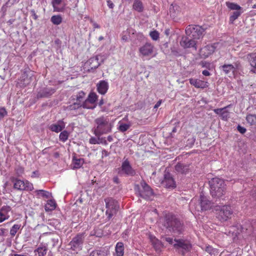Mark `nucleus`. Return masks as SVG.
Segmentation results:
<instances>
[{
    "label": "nucleus",
    "mask_w": 256,
    "mask_h": 256,
    "mask_svg": "<svg viewBox=\"0 0 256 256\" xmlns=\"http://www.w3.org/2000/svg\"><path fill=\"white\" fill-rule=\"evenodd\" d=\"M10 210L11 208L8 206H4L0 208V223L10 218L8 212Z\"/></svg>",
    "instance_id": "obj_21"
},
{
    "label": "nucleus",
    "mask_w": 256,
    "mask_h": 256,
    "mask_svg": "<svg viewBox=\"0 0 256 256\" xmlns=\"http://www.w3.org/2000/svg\"><path fill=\"white\" fill-rule=\"evenodd\" d=\"M106 207V220L109 221L112 216L116 215L119 209V205L116 200L112 198H107L105 200Z\"/></svg>",
    "instance_id": "obj_5"
},
{
    "label": "nucleus",
    "mask_w": 256,
    "mask_h": 256,
    "mask_svg": "<svg viewBox=\"0 0 256 256\" xmlns=\"http://www.w3.org/2000/svg\"><path fill=\"white\" fill-rule=\"evenodd\" d=\"M164 226L170 232L176 234H180L183 230V225L176 216L171 214L165 216Z\"/></svg>",
    "instance_id": "obj_2"
},
{
    "label": "nucleus",
    "mask_w": 256,
    "mask_h": 256,
    "mask_svg": "<svg viewBox=\"0 0 256 256\" xmlns=\"http://www.w3.org/2000/svg\"><path fill=\"white\" fill-rule=\"evenodd\" d=\"M220 70L229 77L234 75L236 68L232 64H226L220 66Z\"/></svg>",
    "instance_id": "obj_17"
},
{
    "label": "nucleus",
    "mask_w": 256,
    "mask_h": 256,
    "mask_svg": "<svg viewBox=\"0 0 256 256\" xmlns=\"http://www.w3.org/2000/svg\"><path fill=\"white\" fill-rule=\"evenodd\" d=\"M94 126L92 129L95 136H102L112 132V124L106 116H101L94 120Z\"/></svg>",
    "instance_id": "obj_1"
},
{
    "label": "nucleus",
    "mask_w": 256,
    "mask_h": 256,
    "mask_svg": "<svg viewBox=\"0 0 256 256\" xmlns=\"http://www.w3.org/2000/svg\"><path fill=\"white\" fill-rule=\"evenodd\" d=\"M102 154L103 156H107L108 155V153L106 150H104L102 151Z\"/></svg>",
    "instance_id": "obj_64"
},
{
    "label": "nucleus",
    "mask_w": 256,
    "mask_h": 256,
    "mask_svg": "<svg viewBox=\"0 0 256 256\" xmlns=\"http://www.w3.org/2000/svg\"><path fill=\"white\" fill-rule=\"evenodd\" d=\"M8 114V112L4 108H0V120L2 119Z\"/></svg>",
    "instance_id": "obj_48"
},
{
    "label": "nucleus",
    "mask_w": 256,
    "mask_h": 256,
    "mask_svg": "<svg viewBox=\"0 0 256 256\" xmlns=\"http://www.w3.org/2000/svg\"><path fill=\"white\" fill-rule=\"evenodd\" d=\"M69 109L70 110H76L82 107L84 108V102L82 103L79 102H76L72 104L69 106Z\"/></svg>",
    "instance_id": "obj_39"
},
{
    "label": "nucleus",
    "mask_w": 256,
    "mask_h": 256,
    "mask_svg": "<svg viewBox=\"0 0 256 256\" xmlns=\"http://www.w3.org/2000/svg\"><path fill=\"white\" fill-rule=\"evenodd\" d=\"M96 137L98 138V144H103L107 145L108 142L105 138L101 137V136H95Z\"/></svg>",
    "instance_id": "obj_49"
},
{
    "label": "nucleus",
    "mask_w": 256,
    "mask_h": 256,
    "mask_svg": "<svg viewBox=\"0 0 256 256\" xmlns=\"http://www.w3.org/2000/svg\"><path fill=\"white\" fill-rule=\"evenodd\" d=\"M25 190H32L33 189V185L32 183L28 181L24 182Z\"/></svg>",
    "instance_id": "obj_51"
},
{
    "label": "nucleus",
    "mask_w": 256,
    "mask_h": 256,
    "mask_svg": "<svg viewBox=\"0 0 256 256\" xmlns=\"http://www.w3.org/2000/svg\"><path fill=\"white\" fill-rule=\"evenodd\" d=\"M51 22L54 24L58 25L62 22V18L60 15L53 16L51 18Z\"/></svg>",
    "instance_id": "obj_40"
},
{
    "label": "nucleus",
    "mask_w": 256,
    "mask_h": 256,
    "mask_svg": "<svg viewBox=\"0 0 256 256\" xmlns=\"http://www.w3.org/2000/svg\"><path fill=\"white\" fill-rule=\"evenodd\" d=\"M210 194L214 198H220L224 194L226 184L223 180L214 178L210 181Z\"/></svg>",
    "instance_id": "obj_3"
},
{
    "label": "nucleus",
    "mask_w": 256,
    "mask_h": 256,
    "mask_svg": "<svg viewBox=\"0 0 256 256\" xmlns=\"http://www.w3.org/2000/svg\"><path fill=\"white\" fill-rule=\"evenodd\" d=\"M113 182L114 183L118 184L120 183V180H119L117 176H116L114 177Z\"/></svg>",
    "instance_id": "obj_61"
},
{
    "label": "nucleus",
    "mask_w": 256,
    "mask_h": 256,
    "mask_svg": "<svg viewBox=\"0 0 256 256\" xmlns=\"http://www.w3.org/2000/svg\"><path fill=\"white\" fill-rule=\"evenodd\" d=\"M84 164V160L82 158H73L72 164L74 168H80Z\"/></svg>",
    "instance_id": "obj_37"
},
{
    "label": "nucleus",
    "mask_w": 256,
    "mask_h": 256,
    "mask_svg": "<svg viewBox=\"0 0 256 256\" xmlns=\"http://www.w3.org/2000/svg\"><path fill=\"white\" fill-rule=\"evenodd\" d=\"M48 250V245L41 244L37 248L34 250V256H45Z\"/></svg>",
    "instance_id": "obj_24"
},
{
    "label": "nucleus",
    "mask_w": 256,
    "mask_h": 256,
    "mask_svg": "<svg viewBox=\"0 0 256 256\" xmlns=\"http://www.w3.org/2000/svg\"><path fill=\"white\" fill-rule=\"evenodd\" d=\"M70 134V132L67 130H64L61 131L59 135L60 140L63 142H66L68 140Z\"/></svg>",
    "instance_id": "obj_36"
},
{
    "label": "nucleus",
    "mask_w": 256,
    "mask_h": 256,
    "mask_svg": "<svg viewBox=\"0 0 256 256\" xmlns=\"http://www.w3.org/2000/svg\"><path fill=\"white\" fill-rule=\"evenodd\" d=\"M180 44L184 48H194L196 49V40L190 36L182 37Z\"/></svg>",
    "instance_id": "obj_16"
},
{
    "label": "nucleus",
    "mask_w": 256,
    "mask_h": 256,
    "mask_svg": "<svg viewBox=\"0 0 256 256\" xmlns=\"http://www.w3.org/2000/svg\"><path fill=\"white\" fill-rule=\"evenodd\" d=\"M202 74L205 76H209L210 75V72L207 70H204L202 72Z\"/></svg>",
    "instance_id": "obj_62"
},
{
    "label": "nucleus",
    "mask_w": 256,
    "mask_h": 256,
    "mask_svg": "<svg viewBox=\"0 0 256 256\" xmlns=\"http://www.w3.org/2000/svg\"><path fill=\"white\" fill-rule=\"evenodd\" d=\"M132 8L139 12H143L144 7L141 0H134L132 5Z\"/></svg>",
    "instance_id": "obj_29"
},
{
    "label": "nucleus",
    "mask_w": 256,
    "mask_h": 256,
    "mask_svg": "<svg viewBox=\"0 0 256 256\" xmlns=\"http://www.w3.org/2000/svg\"><path fill=\"white\" fill-rule=\"evenodd\" d=\"M174 244H173L174 248L180 254L184 256L186 252H190L192 248L190 243L183 239H174Z\"/></svg>",
    "instance_id": "obj_7"
},
{
    "label": "nucleus",
    "mask_w": 256,
    "mask_h": 256,
    "mask_svg": "<svg viewBox=\"0 0 256 256\" xmlns=\"http://www.w3.org/2000/svg\"><path fill=\"white\" fill-rule=\"evenodd\" d=\"M65 123L62 120H59L57 122L50 124L48 128L51 131L58 133L65 128Z\"/></svg>",
    "instance_id": "obj_20"
},
{
    "label": "nucleus",
    "mask_w": 256,
    "mask_h": 256,
    "mask_svg": "<svg viewBox=\"0 0 256 256\" xmlns=\"http://www.w3.org/2000/svg\"><path fill=\"white\" fill-rule=\"evenodd\" d=\"M11 180L14 182V187L18 190H25L24 182L14 177L11 178Z\"/></svg>",
    "instance_id": "obj_26"
},
{
    "label": "nucleus",
    "mask_w": 256,
    "mask_h": 256,
    "mask_svg": "<svg viewBox=\"0 0 256 256\" xmlns=\"http://www.w3.org/2000/svg\"><path fill=\"white\" fill-rule=\"evenodd\" d=\"M246 230L248 231V235L252 236H254V230H252V228H250L248 229L246 228Z\"/></svg>",
    "instance_id": "obj_56"
},
{
    "label": "nucleus",
    "mask_w": 256,
    "mask_h": 256,
    "mask_svg": "<svg viewBox=\"0 0 256 256\" xmlns=\"http://www.w3.org/2000/svg\"><path fill=\"white\" fill-rule=\"evenodd\" d=\"M56 92V89L52 87H44L41 88L36 94L38 98H48L52 96Z\"/></svg>",
    "instance_id": "obj_13"
},
{
    "label": "nucleus",
    "mask_w": 256,
    "mask_h": 256,
    "mask_svg": "<svg viewBox=\"0 0 256 256\" xmlns=\"http://www.w3.org/2000/svg\"><path fill=\"white\" fill-rule=\"evenodd\" d=\"M150 36L154 40H157L159 38L160 34L156 30L152 31L150 33Z\"/></svg>",
    "instance_id": "obj_44"
},
{
    "label": "nucleus",
    "mask_w": 256,
    "mask_h": 256,
    "mask_svg": "<svg viewBox=\"0 0 256 256\" xmlns=\"http://www.w3.org/2000/svg\"><path fill=\"white\" fill-rule=\"evenodd\" d=\"M118 130L121 132H125L130 128L131 125L130 124H126L120 121L118 123Z\"/></svg>",
    "instance_id": "obj_34"
},
{
    "label": "nucleus",
    "mask_w": 256,
    "mask_h": 256,
    "mask_svg": "<svg viewBox=\"0 0 256 256\" xmlns=\"http://www.w3.org/2000/svg\"><path fill=\"white\" fill-rule=\"evenodd\" d=\"M129 38H130V36L128 34L127 32H124L122 33V39L123 40H124L125 42L128 41Z\"/></svg>",
    "instance_id": "obj_52"
},
{
    "label": "nucleus",
    "mask_w": 256,
    "mask_h": 256,
    "mask_svg": "<svg viewBox=\"0 0 256 256\" xmlns=\"http://www.w3.org/2000/svg\"><path fill=\"white\" fill-rule=\"evenodd\" d=\"M25 77H27L26 74H24V75L22 76V78H24V83L22 84V85L24 86H26L30 83V80H27L26 82H25Z\"/></svg>",
    "instance_id": "obj_59"
},
{
    "label": "nucleus",
    "mask_w": 256,
    "mask_h": 256,
    "mask_svg": "<svg viewBox=\"0 0 256 256\" xmlns=\"http://www.w3.org/2000/svg\"><path fill=\"white\" fill-rule=\"evenodd\" d=\"M108 88V82L104 80H101L96 84L97 91L102 95H104L107 92Z\"/></svg>",
    "instance_id": "obj_18"
},
{
    "label": "nucleus",
    "mask_w": 256,
    "mask_h": 256,
    "mask_svg": "<svg viewBox=\"0 0 256 256\" xmlns=\"http://www.w3.org/2000/svg\"><path fill=\"white\" fill-rule=\"evenodd\" d=\"M250 65L252 68L250 70V72L254 74L256 72V52L248 54L247 56Z\"/></svg>",
    "instance_id": "obj_23"
},
{
    "label": "nucleus",
    "mask_w": 256,
    "mask_h": 256,
    "mask_svg": "<svg viewBox=\"0 0 256 256\" xmlns=\"http://www.w3.org/2000/svg\"><path fill=\"white\" fill-rule=\"evenodd\" d=\"M36 194L38 196H40L43 198H48L52 197V194L48 191L39 190L35 191Z\"/></svg>",
    "instance_id": "obj_33"
},
{
    "label": "nucleus",
    "mask_w": 256,
    "mask_h": 256,
    "mask_svg": "<svg viewBox=\"0 0 256 256\" xmlns=\"http://www.w3.org/2000/svg\"><path fill=\"white\" fill-rule=\"evenodd\" d=\"M237 129L238 130V131L242 134H244L246 132V128H244V127H242V126H240V125H238L237 127Z\"/></svg>",
    "instance_id": "obj_54"
},
{
    "label": "nucleus",
    "mask_w": 256,
    "mask_h": 256,
    "mask_svg": "<svg viewBox=\"0 0 256 256\" xmlns=\"http://www.w3.org/2000/svg\"><path fill=\"white\" fill-rule=\"evenodd\" d=\"M215 50V47L212 44H208L200 50V54L206 58L212 54Z\"/></svg>",
    "instance_id": "obj_22"
},
{
    "label": "nucleus",
    "mask_w": 256,
    "mask_h": 256,
    "mask_svg": "<svg viewBox=\"0 0 256 256\" xmlns=\"http://www.w3.org/2000/svg\"><path fill=\"white\" fill-rule=\"evenodd\" d=\"M52 4L54 12H61L64 9V6L62 0H52Z\"/></svg>",
    "instance_id": "obj_25"
},
{
    "label": "nucleus",
    "mask_w": 256,
    "mask_h": 256,
    "mask_svg": "<svg viewBox=\"0 0 256 256\" xmlns=\"http://www.w3.org/2000/svg\"><path fill=\"white\" fill-rule=\"evenodd\" d=\"M189 80L190 84L194 86L196 88H204L206 87V84L201 80L190 78Z\"/></svg>",
    "instance_id": "obj_27"
},
{
    "label": "nucleus",
    "mask_w": 256,
    "mask_h": 256,
    "mask_svg": "<svg viewBox=\"0 0 256 256\" xmlns=\"http://www.w3.org/2000/svg\"><path fill=\"white\" fill-rule=\"evenodd\" d=\"M56 208V202L54 200H50L47 201L44 206L46 212H50L54 210Z\"/></svg>",
    "instance_id": "obj_31"
},
{
    "label": "nucleus",
    "mask_w": 256,
    "mask_h": 256,
    "mask_svg": "<svg viewBox=\"0 0 256 256\" xmlns=\"http://www.w3.org/2000/svg\"><path fill=\"white\" fill-rule=\"evenodd\" d=\"M216 218L221 222H226L231 218L232 210L230 206H216L214 208Z\"/></svg>",
    "instance_id": "obj_6"
},
{
    "label": "nucleus",
    "mask_w": 256,
    "mask_h": 256,
    "mask_svg": "<svg viewBox=\"0 0 256 256\" xmlns=\"http://www.w3.org/2000/svg\"><path fill=\"white\" fill-rule=\"evenodd\" d=\"M121 172L127 176H134L136 174L135 170L131 166L128 158H126L122 162L121 167Z\"/></svg>",
    "instance_id": "obj_12"
},
{
    "label": "nucleus",
    "mask_w": 256,
    "mask_h": 256,
    "mask_svg": "<svg viewBox=\"0 0 256 256\" xmlns=\"http://www.w3.org/2000/svg\"><path fill=\"white\" fill-rule=\"evenodd\" d=\"M6 231H7V230L5 228H0V236H6Z\"/></svg>",
    "instance_id": "obj_58"
},
{
    "label": "nucleus",
    "mask_w": 256,
    "mask_h": 256,
    "mask_svg": "<svg viewBox=\"0 0 256 256\" xmlns=\"http://www.w3.org/2000/svg\"><path fill=\"white\" fill-rule=\"evenodd\" d=\"M107 4L109 8H113L114 7V4L110 0H107Z\"/></svg>",
    "instance_id": "obj_57"
},
{
    "label": "nucleus",
    "mask_w": 256,
    "mask_h": 256,
    "mask_svg": "<svg viewBox=\"0 0 256 256\" xmlns=\"http://www.w3.org/2000/svg\"><path fill=\"white\" fill-rule=\"evenodd\" d=\"M212 206L210 201L208 200L206 196L200 194V202L196 209L197 211L206 210L210 208Z\"/></svg>",
    "instance_id": "obj_15"
},
{
    "label": "nucleus",
    "mask_w": 256,
    "mask_h": 256,
    "mask_svg": "<svg viewBox=\"0 0 256 256\" xmlns=\"http://www.w3.org/2000/svg\"><path fill=\"white\" fill-rule=\"evenodd\" d=\"M134 190L136 194L144 199H150L154 194L152 188L144 180H142L140 185H135Z\"/></svg>",
    "instance_id": "obj_4"
},
{
    "label": "nucleus",
    "mask_w": 256,
    "mask_h": 256,
    "mask_svg": "<svg viewBox=\"0 0 256 256\" xmlns=\"http://www.w3.org/2000/svg\"><path fill=\"white\" fill-rule=\"evenodd\" d=\"M156 48L150 42H146L138 48L139 56L142 58H150L155 56Z\"/></svg>",
    "instance_id": "obj_9"
},
{
    "label": "nucleus",
    "mask_w": 256,
    "mask_h": 256,
    "mask_svg": "<svg viewBox=\"0 0 256 256\" xmlns=\"http://www.w3.org/2000/svg\"><path fill=\"white\" fill-rule=\"evenodd\" d=\"M20 226L21 225L20 224H14L10 230V236L12 237L14 236L20 228Z\"/></svg>",
    "instance_id": "obj_41"
},
{
    "label": "nucleus",
    "mask_w": 256,
    "mask_h": 256,
    "mask_svg": "<svg viewBox=\"0 0 256 256\" xmlns=\"http://www.w3.org/2000/svg\"><path fill=\"white\" fill-rule=\"evenodd\" d=\"M90 256H105L104 251L97 250H93L90 254Z\"/></svg>",
    "instance_id": "obj_43"
},
{
    "label": "nucleus",
    "mask_w": 256,
    "mask_h": 256,
    "mask_svg": "<svg viewBox=\"0 0 256 256\" xmlns=\"http://www.w3.org/2000/svg\"><path fill=\"white\" fill-rule=\"evenodd\" d=\"M100 64L98 62V56H95L90 58L86 62V66H88V71L94 70L98 68Z\"/></svg>",
    "instance_id": "obj_19"
},
{
    "label": "nucleus",
    "mask_w": 256,
    "mask_h": 256,
    "mask_svg": "<svg viewBox=\"0 0 256 256\" xmlns=\"http://www.w3.org/2000/svg\"><path fill=\"white\" fill-rule=\"evenodd\" d=\"M115 250L116 256H123L124 254V244L122 242H118L116 246Z\"/></svg>",
    "instance_id": "obj_30"
},
{
    "label": "nucleus",
    "mask_w": 256,
    "mask_h": 256,
    "mask_svg": "<svg viewBox=\"0 0 256 256\" xmlns=\"http://www.w3.org/2000/svg\"><path fill=\"white\" fill-rule=\"evenodd\" d=\"M84 236L83 234H78L72 238L70 242L69 245L70 249L74 251H80L82 250Z\"/></svg>",
    "instance_id": "obj_10"
},
{
    "label": "nucleus",
    "mask_w": 256,
    "mask_h": 256,
    "mask_svg": "<svg viewBox=\"0 0 256 256\" xmlns=\"http://www.w3.org/2000/svg\"><path fill=\"white\" fill-rule=\"evenodd\" d=\"M226 6L230 10H242V8L239 5L232 3V2H226Z\"/></svg>",
    "instance_id": "obj_42"
},
{
    "label": "nucleus",
    "mask_w": 256,
    "mask_h": 256,
    "mask_svg": "<svg viewBox=\"0 0 256 256\" xmlns=\"http://www.w3.org/2000/svg\"><path fill=\"white\" fill-rule=\"evenodd\" d=\"M204 29L198 25H189L186 28V35L194 40H198L203 36Z\"/></svg>",
    "instance_id": "obj_8"
},
{
    "label": "nucleus",
    "mask_w": 256,
    "mask_h": 256,
    "mask_svg": "<svg viewBox=\"0 0 256 256\" xmlns=\"http://www.w3.org/2000/svg\"><path fill=\"white\" fill-rule=\"evenodd\" d=\"M195 140H196L195 138H190V139H188V142H189V143H188V144H194V142Z\"/></svg>",
    "instance_id": "obj_63"
},
{
    "label": "nucleus",
    "mask_w": 256,
    "mask_h": 256,
    "mask_svg": "<svg viewBox=\"0 0 256 256\" xmlns=\"http://www.w3.org/2000/svg\"><path fill=\"white\" fill-rule=\"evenodd\" d=\"M243 12V10H237L231 13L230 16V23H233V22L236 20L240 14Z\"/></svg>",
    "instance_id": "obj_32"
},
{
    "label": "nucleus",
    "mask_w": 256,
    "mask_h": 256,
    "mask_svg": "<svg viewBox=\"0 0 256 256\" xmlns=\"http://www.w3.org/2000/svg\"><path fill=\"white\" fill-rule=\"evenodd\" d=\"M220 117L222 120L226 121L229 118V112L226 110L222 111Z\"/></svg>",
    "instance_id": "obj_46"
},
{
    "label": "nucleus",
    "mask_w": 256,
    "mask_h": 256,
    "mask_svg": "<svg viewBox=\"0 0 256 256\" xmlns=\"http://www.w3.org/2000/svg\"><path fill=\"white\" fill-rule=\"evenodd\" d=\"M85 96H86V93L84 92H83L82 90H80V91L78 92L76 94V96H74L76 97V102H79L82 103L84 101V100Z\"/></svg>",
    "instance_id": "obj_38"
},
{
    "label": "nucleus",
    "mask_w": 256,
    "mask_h": 256,
    "mask_svg": "<svg viewBox=\"0 0 256 256\" xmlns=\"http://www.w3.org/2000/svg\"><path fill=\"white\" fill-rule=\"evenodd\" d=\"M246 120L250 126H256V114H248L246 117Z\"/></svg>",
    "instance_id": "obj_35"
},
{
    "label": "nucleus",
    "mask_w": 256,
    "mask_h": 256,
    "mask_svg": "<svg viewBox=\"0 0 256 256\" xmlns=\"http://www.w3.org/2000/svg\"><path fill=\"white\" fill-rule=\"evenodd\" d=\"M89 142L92 144H98V138L92 136L89 140Z\"/></svg>",
    "instance_id": "obj_50"
},
{
    "label": "nucleus",
    "mask_w": 256,
    "mask_h": 256,
    "mask_svg": "<svg viewBox=\"0 0 256 256\" xmlns=\"http://www.w3.org/2000/svg\"><path fill=\"white\" fill-rule=\"evenodd\" d=\"M230 106H231V104H229L223 108L214 109V112L215 114H220V116L222 110H226L227 108H230Z\"/></svg>",
    "instance_id": "obj_47"
},
{
    "label": "nucleus",
    "mask_w": 256,
    "mask_h": 256,
    "mask_svg": "<svg viewBox=\"0 0 256 256\" xmlns=\"http://www.w3.org/2000/svg\"><path fill=\"white\" fill-rule=\"evenodd\" d=\"M164 240L170 244H174V239L170 237H164Z\"/></svg>",
    "instance_id": "obj_53"
},
{
    "label": "nucleus",
    "mask_w": 256,
    "mask_h": 256,
    "mask_svg": "<svg viewBox=\"0 0 256 256\" xmlns=\"http://www.w3.org/2000/svg\"><path fill=\"white\" fill-rule=\"evenodd\" d=\"M24 168H22V167L18 168L16 170V172L18 176H22V174L24 173Z\"/></svg>",
    "instance_id": "obj_55"
},
{
    "label": "nucleus",
    "mask_w": 256,
    "mask_h": 256,
    "mask_svg": "<svg viewBox=\"0 0 256 256\" xmlns=\"http://www.w3.org/2000/svg\"><path fill=\"white\" fill-rule=\"evenodd\" d=\"M162 100H160L156 103V104L154 105V108H158L160 106V104H162Z\"/></svg>",
    "instance_id": "obj_60"
},
{
    "label": "nucleus",
    "mask_w": 256,
    "mask_h": 256,
    "mask_svg": "<svg viewBox=\"0 0 256 256\" xmlns=\"http://www.w3.org/2000/svg\"><path fill=\"white\" fill-rule=\"evenodd\" d=\"M156 250H159L162 247V243L158 239H156L152 242Z\"/></svg>",
    "instance_id": "obj_45"
},
{
    "label": "nucleus",
    "mask_w": 256,
    "mask_h": 256,
    "mask_svg": "<svg viewBox=\"0 0 256 256\" xmlns=\"http://www.w3.org/2000/svg\"><path fill=\"white\" fill-rule=\"evenodd\" d=\"M98 96L94 92H90L86 99L84 102V108L86 109H94L96 106H92L98 100Z\"/></svg>",
    "instance_id": "obj_11"
},
{
    "label": "nucleus",
    "mask_w": 256,
    "mask_h": 256,
    "mask_svg": "<svg viewBox=\"0 0 256 256\" xmlns=\"http://www.w3.org/2000/svg\"><path fill=\"white\" fill-rule=\"evenodd\" d=\"M162 184L167 188H174L176 184L172 175L168 172H165L164 178L162 181Z\"/></svg>",
    "instance_id": "obj_14"
},
{
    "label": "nucleus",
    "mask_w": 256,
    "mask_h": 256,
    "mask_svg": "<svg viewBox=\"0 0 256 256\" xmlns=\"http://www.w3.org/2000/svg\"><path fill=\"white\" fill-rule=\"evenodd\" d=\"M176 170L182 174H186L188 171V166L182 164L178 163L175 166Z\"/></svg>",
    "instance_id": "obj_28"
}]
</instances>
